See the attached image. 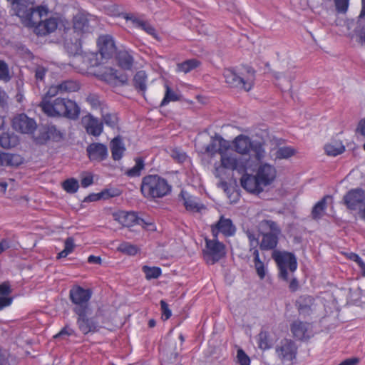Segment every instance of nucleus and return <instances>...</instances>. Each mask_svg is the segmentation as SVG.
Masks as SVG:
<instances>
[{"mask_svg": "<svg viewBox=\"0 0 365 365\" xmlns=\"http://www.w3.org/2000/svg\"><path fill=\"white\" fill-rule=\"evenodd\" d=\"M324 150L328 155L336 156L341 154L344 151L345 148L341 143H336L335 144H327L324 147Z\"/></svg>", "mask_w": 365, "mask_h": 365, "instance_id": "nucleus-47", "label": "nucleus"}, {"mask_svg": "<svg viewBox=\"0 0 365 365\" xmlns=\"http://www.w3.org/2000/svg\"><path fill=\"white\" fill-rule=\"evenodd\" d=\"M12 128L21 134L32 135L37 128L36 120L25 113H19L11 120Z\"/></svg>", "mask_w": 365, "mask_h": 365, "instance_id": "nucleus-13", "label": "nucleus"}, {"mask_svg": "<svg viewBox=\"0 0 365 365\" xmlns=\"http://www.w3.org/2000/svg\"><path fill=\"white\" fill-rule=\"evenodd\" d=\"M98 54L101 59H110L116 51V46L113 37L109 34L101 35L97 39Z\"/></svg>", "mask_w": 365, "mask_h": 365, "instance_id": "nucleus-16", "label": "nucleus"}, {"mask_svg": "<svg viewBox=\"0 0 365 365\" xmlns=\"http://www.w3.org/2000/svg\"><path fill=\"white\" fill-rule=\"evenodd\" d=\"M205 245L202 250L203 259L208 264H214L226 255V246L218 238L205 239Z\"/></svg>", "mask_w": 365, "mask_h": 365, "instance_id": "nucleus-10", "label": "nucleus"}, {"mask_svg": "<svg viewBox=\"0 0 365 365\" xmlns=\"http://www.w3.org/2000/svg\"><path fill=\"white\" fill-rule=\"evenodd\" d=\"M85 128L89 135L99 136L103 130V122L91 115L86 116L84 118Z\"/></svg>", "mask_w": 365, "mask_h": 365, "instance_id": "nucleus-30", "label": "nucleus"}, {"mask_svg": "<svg viewBox=\"0 0 365 365\" xmlns=\"http://www.w3.org/2000/svg\"><path fill=\"white\" fill-rule=\"evenodd\" d=\"M237 359L240 365H250V359L243 349H239L237 351Z\"/></svg>", "mask_w": 365, "mask_h": 365, "instance_id": "nucleus-57", "label": "nucleus"}, {"mask_svg": "<svg viewBox=\"0 0 365 365\" xmlns=\"http://www.w3.org/2000/svg\"><path fill=\"white\" fill-rule=\"evenodd\" d=\"M359 17H365V0H361V10ZM355 34L357 37V41L361 45H365V28H356Z\"/></svg>", "mask_w": 365, "mask_h": 365, "instance_id": "nucleus-45", "label": "nucleus"}, {"mask_svg": "<svg viewBox=\"0 0 365 365\" xmlns=\"http://www.w3.org/2000/svg\"><path fill=\"white\" fill-rule=\"evenodd\" d=\"M76 336V331L72 328L68 324H66L61 330L58 333H57L56 334H55L53 336V338L54 339H58V338H60V337H62L63 336Z\"/></svg>", "mask_w": 365, "mask_h": 365, "instance_id": "nucleus-56", "label": "nucleus"}, {"mask_svg": "<svg viewBox=\"0 0 365 365\" xmlns=\"http://www.w3.org/2000/svg\"><path fill=\"white\" fill-rule=\"evenodd\" d=\"M63 138V134L54 125H48L41 131L38 140L40 143H44L48 140L56 142L61 141Z\"/></svg>", "mask_w": 365, "mask_h": 365, "instance_id": "nucleus-28", "label": "nucleus"}, {"mask_svg": "<svg viewBox=\"0 0 365 365\" xmlns=\"http://www.w3.org/2000/svg\"><path fill=\"white\" fill-rule=\"evenodd\" d=\"M62 188L68 193H76L79 188L78 181L73 178H68L61 183Z\"/></svg>", "mask_w": 365, "mask_h": 365, "instance_id": "nucleus-44", "label": "nucleus"}, {"mask_svg": "<svg viewBox=\"0 0 365 365\" xmlns=\"http://www.w3.org/2000/svg\"><path fill=\"white\" fill-rule=\"evenodd\" d=\"M160 309H161V319L163 321H166L169 319L172 316V312L170 309L169 308V305L167 304V302L162 299L160 302Z\"/></svg>", "mask_w": 365, "mask_h": 365, "instance_id": "nucleus-55", "label": "nucleus"}, {"mask_svg": "<svg viewBox=\"0 0 365 365\" xmlns=\"http://www.w3.org/2000/svg\"><path fill=\"white\" fill-rule=\"evenodd\" d=\"M76 315V325L83 335L94 334L102 327L98 320L97 314L91 315V309L74 313Z\"/></svg>", "mask_w": 365, "mask_h": 365, "instance_id": "nucleus-11", "label": "nucleus"}, {"mask_svg": "<svg viewBox=\"0 0 365 365\" xmlns=\"http://www.w3.org/2000/svg\"><path fill=\"white\" fill-rule=\"evenodd\" d=\"M142 271L145 274L147 280L158 279L162 274V270L159 267L144 265L142 267Z\"/></svg>", "mask_w": 365, "mask_h": 365, "instance_id": "nucleus-43", "label": "nucleus"}, {"mask_svg": "<svg viewBox=\"0 0 365 365\" xmlns=\"http://www.w3.org/2000/svg\"><path fill=\"white\" fill-rule=\"evenodd\" d=\"M311 324L300 320H294L290 324L293 337L298 340H307L312 336Z\"/></svg>", "mask_w": 365, "mask_h": 365, "instance_id": "nucleus-19", "label": "nucleus"}, {"mask_svg": "<svg viewBox=\"0 0 365 365\" xmlns=\"http://www.w3.org/2000/svg\"><path fill=\"white\" fill-rule=\"evenodd\" d=\"M93 292L91 289H85L80 285H74L69 290V299L73 305V312L91 309L90 300Z\"/></svg>", "mask_w": 365, "mask_h": 365, "instance_id": "nucleus-9", "label": "nucleus"}, {"mask_svg": "<svg viewBox=\"0 0 365 365\" xmlns=\"http://www.w3.org/2000/svg\"><path fill=\"white\" fill-rule=\"evenodd\" d=\"M253 141L250 138L245 135H237L232 141L234 150L242 155L248 154L252 148Z\"/></svg>", "mask_w": 365, "mask_h": 365, "instance_id": "nucleus-29", "label": "nucleus"}, {"mask_svg": "<svg viewBox=\"0 0 365 365\" xmlns=\"http://www.w3.org/2000/svg\"><path fill=\"white\" fill-rule=\"evenodd\" d=\"M104 123L111 128H115L118 125V117L115 114L106 113L102 115Z\"/></svg>", "mask_w": 365, "mask_h": 365, "instance_id": "nucleus-54", "label": "nucleus"}, {"mask_svg": "<svg viewBox=\"0 0 365 365\" xmlns=\"http://www.w3.org/2000/svg\"><path fill=\"white\" fill-rule=\"evenodd\" d=\"M101 80H103L110 85L117 86L127 83L128 78L125 75L118 76L117 71L111 68H107L106 71L99 75Z\"/></svg>", "mask_w": 365, "mask_h": 365, "instance_id": "nucleus-27", "label": "nucleus"}, {"mask_svg": "<svg viewBox=\"0 0 365 365\" xmlns=\"http://www.w3.org/2000/svg\"><path fill=\"white\" fill-rule=\"evenodd\" d=\"M272 257L279 269V277L284 282H289L288 269L291 273H294L297 269L295 255L288 252H275Z\"/></svg>", "mask_w": 365, "mask_h": 365, "instance_id": "nucleus-8", "label": "nucleus"}, {"mask_svg": "<svg viewBox=\"0 0 365 365\" xmlns=\"http://www.w3.org/2000/svg\"><path fill=\"white\" fill-rule=\"evenodd\" d=\"M11 6L15 15L19 17L27 27L34 26L38 20L46 16L49 13L46 5L34 7L31 0H15L11 2Z\"/></svg>", "mask_w": 365, "mask_h": 365, "instance_id": "nucleus-2", "label": "nucleus"}, {"mask_svg": "<svg viewBox=\"0 0 365 365\" xmlns=\"http://www.w3.org/2000/svg\"><path fill=\"white\" fill-rule=\"evenodd\" d=\"M172 186L168 180L157 174H149L142 178L140 192L143 196L154 200L163 198L171 192Z\"/></svg>", "mask_w": 365, "mask_h": 365, "instance_id": "nucleus-4", "label": "nucleus"}, {"mask_svg": "<svg viewBox=\"0 0 365 365\" xmlns=\"http://www.w3.org/2000/svg\"><path fill=\"white\" fill-rule=\"evenodd\" d=\"M331 196L325 195L319 201H318L312 208V217L314 220L320 219L327 209V200Z\"/></svg>", "mask_w": 365, "mask_h": 365, "instance_id": "nucleus-35", "label": "nucleus"}, {"mask_svg": "<svg viewBox=\"0 0 365 365\" xmlns=\"http://www.w3.org/2000/svg\"><path fill=\"white\" fill-rule=\"evenodd\" d=\"M164 87L165 91L164 97L160 103L161 107L167 106L170 102H175L180 100V96L168 83H165Z\"/></svg>", "mask_w": 365, "mask_h": 365, "instance_id": "nucleus-37", "label": "nucleus"}, {"mask_svg": "<svg viewBox=\"0 0 365 365\" xmlns=\"http://www.w3.org/2000/svg\"><path fill=\"white\" fill-rule=\"evenodd\" d=\"M228 148V142L221 135L215 134L211 137L210 142L205 147V153L211 157L217 153L221 155Z\"/></svg>", "mask_w": 365, "mask_h": 365, "instance_id": "nucleus-18", "label": "nucleus"}, {"mask_svg": "<svg viewBox=\"0 0 365 365\" xmlns=\"http://www.w3.org/2000/svg\"><path fill=\"white\" fill-rule=\"evenodd\" d=\"M201 62L196 58H191L177 64L176 71L187 73L198 68Z\"/></svg>", "mask_w": 365, "mask_h": 365, "instance_id": "nucleus-34", "label": "nucleus"}, {"mask_svg": "<svg viewBox=\"0 0 365 365\" xmlns=\"http://www.w3.org/2000/svg\"><path fill=\"white\" fill-rule=\"evenodd\" d=\"M13 298L6 296H0V310L10 306L12 304Z\"/></svg>", "mask_w": 365, "mask_h": 365, "instance_id": "nucleus-61", "label": "nucleus"}, {"mask_svg": "<svg viewBox=\"0 0 365 365\" xmlns=\"http://www.w3.org/2000/svg\"><path fill=\"white\" fill-rule=\"evenodd\" d=\"M220 156V165L215 166L214 175L216 178H220L222 177L223 168L231 170H240L239 160L236 158L227 155L225 152Z\"/></svg>", "mask_w": 365, "mask_h": 365, "instance_id": "nucleus-25", "label": "nucleus"}, {"mask_svg": "<svg viewBox=\"0 0 365 365\" xmlns=\"http://www.w3.org/2000/svg\"><path fill=\"white\" fill-rule=\"evenodd\" d=\"M81 186L83 187H88L93 183V177L89 173L86 176H83L81 180Z\"/></svg>", "mask_w": 365, "mask_h": 365, "instance_id": "nucleus-60", "label": "nucleus"}, {"mask_svg": "<svg viewBox=\"0 0 365 365\" xmlns=\"http://www.w3.org/2000/svg\"><path fill=\"white\" fill-rule=\"evenodd\" d=\"M250 151H252L253 155L257 161H262L266 156L264 143L259 141L253 142Z\"/></svg>", "mask_w": 365, "mask_h": 365, "instance_id": "nucleus-40", "label": "nucleus"}, {"mask_svg": "<svg viewBox=\"0 0 365 365\" xmlns=\"http://www.w3.org/2000/svg\"><path fill=\"white\" fill-rule=\"evenodd\" d=\"M20 163L19 155L0 152V166H15Z\"/></svg>", "mask_w": 365, "mask_h": 365, "instance_id": "nucleus-36", "label": "nucleus"}, {"mask_svg": "<svg viewBox=\"0 0 365 365\" xmlns=\"http://www.w3.org/2000/svg\"><path fill=\"white\" fill-rule=\"evenodd\" d=\"M81 88L80 81L74 79H67L58 84L51 85L42 96L38 106L48 117L76 120L81 113L78 103L68 98L56 96L58 94L78 92Z\"/></svg>", "mask_w": 365, "mask_h": 365, "instance_id": "nucleus-1", "label": "nucleus"}, {"mask_svg": "<svg viewBox=\"0 0 365 365\" xmlns=\"http://www.w3.org/2000/svg\"><path fill=\"white\" fill-rule=\"evenodd\" d=\"M47 70L43 67H38L35 71V78L37 81H43Z\"/></svg>", "mask_w": 365, "mask_h": 365, "instance_id": "nucleus-63", "label": "nucleus"}, {"mask_svg": "<svg viewBox=\"0 0 365 365\" xmlns=\"http://www.w3.org/2000/svg\"><path fill=\"white\" fill-rule=\"evenodd\" d=\"M115 59L118 65L125 70H130L133 65V57L132 54L126 50H120L115 51Z\"/></svg>", "mask_w": 365, "mask_h": 365, "instance_id": "nucleus-31", "label": "nucleus"}, {"mask_svg": "<svg viewBox=\"0 0 365 365\" xmlns=\"http://www.w3.org/2000/svg\"><path fill=\"white\" fill-rule=\"evenodd\" d=\"M240 183L245 190L254 194H259L264 187L256 174L255 175L248 173L244 174L241 177Z\"/></svg>", "mask_w": 365, "mask_h": 365, "instance_id": "nucleus-21", "label": "nucleus"}, {"mask_svg": "<svg viewBox=\"0 0 365 365\" xmlns=\"http://www.w3.org/2000/svg\"><path fill=\"white\" fill-rule=\"evenodd\" d=\"M350 0H334L335 9L337 13L346 14L348 11Z\"/></svg>", "mask_w": 365, "mask_h": 365, "instance_id": "nucleus-51", "label": "nucleus"}, {"mask_svg": "<svg viewBox=\"0 0 365 365\" xmlns=\"http://www.w3.org/2000/svg\"><path fill=\"white\" fill-rule=\"evenodd\" d=\"M121 16L124 19L130 21L134 27L144 31L154 38L159 40L155 29L149 22L136 17L133 14L123 13Z\"/></svg>", "mask_w": 365, "mask_h": 365, "instance_id": "nucleus-20", "label": "nucleus"}, {"mask_svg": "<svg viewBox=\"0 0 365 365\" xmlns=\"http://www.w3.org/2000/svg\"><path fill=\"white\" fill-rule=\"evenodd\" d=\"M135 165L126 170L125 175L130 178L138 177L141 174V171L144 169L145 163L144 160L140 158H136L135 159Z\"/></svg>", "mask_w": 365, "mask_h": 365, "instance_id": "nucleus-42", "label": "nucleus"}, {"mask_svg": "<svg viewBox=\"0 0 365 365\" xmlns=\"http://www.w3.org/2000/svg\"><path fill=\"white\" fill-rule=\"evenodd\" d=\"M113 216L115 221L126 227H130L144 222V220L138 217L137 214L134 212L119 210L114 212Z\"/></svg>", "mask_w": 365, "mask_h": 365, "instance_id": "nucleus-22", "label": "nucleus"}, {"mask_svg": "<svg viewBox=\"0 0 365 365\" xmlns=\"http://www.w3.org/2000/svg\"><path fill=\"white\" fill-rule=\"evenodd\" d=\"M11 293V289L9 282H4L0 284V295L8 296Z\"/></svg>", "mask_w": 365, "mask_h": 365, "instance_id": "nucleus-59", "label": "nucleus"}, {"mask_svg": "<svg viewBox=\"0 0 365 365\" xmlns=\"http://www.w3.org/2000/svg\"><path fill=\"white\" fill-rule=\"evenodd\" d=\"M313 298L310 296L301 297L297 302V308L299 312H304L310 309V306L307 303L312 304Z\"/></svg>", "mask_w": 365, "mask_h": 365, "instance_id": "nucleus-52", "label": "nucleus"}, {"mask_svg": "<svg viewBox=\"0 0 365 365\" xmlns=\"http://www.w3.org/2000/svg\"><path fill=\"white\" fill-rule=\"evenodd\" d=\"M344 255L348 259L355 262L357 264L363 260L358 254L354 252H346Z\"/></svg>", "mask_w": 365, "mask_h": 365, "instance_id": "nucleus-64", "label": "nucleus"}, {"mask_svg": "<svg viewBox=\"0 0 365 365\" xmlns=\"http://www.w3.org/2000/svg\"><path fill=\"white\" fill-rule=\"evenodd\" d=\"M297 153L296 149L291 146L279 147L274 153V160L288 159Z\"/></svg>", "mask_w": 365, "mask_h": 365, "instance_id": "nucleus-41", "label": "nucleus"}, {"mask_svg": "<svg viewBox=\"0 0 365 365\" xmlns=\"http://www.w3.org/2000/svg\"><path fill=\"white\" fill-rule=\"evenodd\" d=\"M259 228L266 232L262 234L259 247L262 250H270L274 249L279 240V235L281 229L274 221L263 220L259 222Z\"/></svg>", "mask_w": 365, "mask_h": 365, "instance_id": "nucleus-6", "label": "nucleus"}, {"mask_svg": "<svg viewBox=\"0 0 365 365\" xmlns=\"http://www.w3.org/2000/svg\"><path fill=\"white\" fill-rule=\"evenodd\" d=\"M169 154L170 157L177 163H184L187 155L185 152H184L180 148H173L170 149Z\"/></svg>", "mask_w": 365, "mask_h": 365, "instance_id": "nucleus-49", "label": "nucleus"}, {"mask_svg": "<svg viewBox=\"0 0 365 365\" xmlns=\"http://www.w3.org/2000/svg\"><path fill=\"white\" fill-rule=\"evenodd\" d=\"M63 27L66 34L72 31L75 34L73 51L77 53L81 46V40L83 35L91 32L89 20L88 19L87 16L81 13L77 14L73 18L72 29L66 28L65 24H63Z\"/></svg>", "mask_w": 365, "mask_h": 365, "instance_id": "nucleus-7", "label": "nucleus"}, {"mask_svg": "<svg viewBox=\"0 0 365 365\" xmlns=\"http://www.w3.org/2000/svg\"><path fill=\"white\" fill-rule=\"evenodd\" d=\"M272 339L267 331H261L257 336V344L260 349L265 351L272 347Z\"/></svg>", "mask_w": 365, "mask_h": 365, "instance_id": "nucleus-38", "label": "nucleus"}, {"mask_svg": "<svg viewBox=\"0 0 365 365\" xmlns=\"http://www.w3.org/2000/svg\"><path fill=\"white\" fill-rule=\"evenodd\" d=\"M112 158L117 161L120 160L124 155L125 147L120 136L115 137L110 143Z\"/></svg>", "mask_w": 365, "mask_h": 365, "instance_id": "nucleus-32", "label": "nucleus"}, {"mask_svg": "<svg viewBox=\"0 0 365 365\" xmlns=\"http://www.w3.org/2000/svg\"><path fill=\"white\" fill-rule=\"evenodd\" d=\"M365 200V191L361 188L349 190L344 197V202L346 207L354 210L359 205Z\"/></svg>", "mask_w": 365, "mask_h": 365, "instance_id": "nucleus-23", "label": "nucleus"}, {"mask_svg": "<svg viewBox=\"0 0 365 365\" xmlns=\"http://www.w3.org/2000/svg\"><path fill=\"white\" fill-rule=\"evenodd\" d=\"M86 102L91 106L92 110H102L103 103L101 101L99 96L96 93H89Z\"/></svg>", "mask_w": 365, "mask_h": 365, "instance_id": "nucleus-50", "label": "nucleus"}, {"mask_svg": "<svg viewBox=\"0 0 365 365\" xmlns=\"http://www.w3.org/2000/svg\"><path fill=\"white\" fill-rule=\"evenodd\" d=\"M253 256V262L256 272L260 279H263L266 275V268L264 262L259 258V253L258 249L255 247L250 250Z\"/></svg>", "mask_w": 365, "mask_h": 365, "instance_id": "nucleus-33", "label": "nucleus"}, {"mask_svg": "<svg viewBox=\"0 0 365 365\" xmlns=\"http://www.w3.org/2000/svg\"><path fill=\"white\" fill-rule=\"evenodd\" d=\"M11 73L8 63L2 59H0V81L8 83L11 80Z\"/></svg>", "mask_w": 365, "mask_h": 365, "instance_id": "nucleus-48", "label": "nucleus"}, {"mask_svg": "<svg viewBox=\"0 0 365 365\" xmlns=\"http://www.w3.org/2000/svg\"><path fill=\"white\" fill-rule=\"evenodd\" d=\"M118 250L123 253H125L129 255H135L138 252V248L136 246L133 245L128 242L122 243L119 246Z\"/></svg>", "mask_w": 365, "mask_h": 365, "instance_id": "nucleus-53", "label": "nucleus"}, {"mask_svg": "<svg viewBox=\"0 0 365 365\" xmlns=\"http://www.w3.org/2000/svg\"><path fill=\"white\" fill-rule=\"evenodd\" d=\"M297 346L289 339H284L275 347V353L282 365H294L297 359Z\"/></svg>", "mask_w": 365, "mask_h": 365, "instance_id": "nucleus-12", "label": "nucleus"}, {"mask_svg": "<svg viewBox=\"0 0 365 365\" xmlns=\"http://www.w3.org/2000/svg\"><path fill=\"white\" fill-rule=\"evenodd\" d=\"M118 195V194L116 193L115 190H111L109 189L103 190L101 192H99V195L101 199H108L110 197H115Z\"/></svg>", "mask_w": 365, "mask_h": 365, "instance_id": "nucleus-62", "label": "nucleus"}, {"mask_svg": "<svg viewBox=\"0 0 365 365\" xmlns=\"http://www.w3.org/2000/svg\"><path fill=\"white\" fill-rule=\"evenodd\" d=\"M223 76L231 87L249 91L254 86L255 71L251 66L241 65L225 68Z\"/></svg>", "mask_w": 365, "mask_h": 365, "instance_id": "nucleus-3", "label": "nucleus"}, {"mask_svg": "<svg viewBox=\"0 0 365 365\" xmlns=\"http://www.w3.org/2000/svg\"><path fill=\"white\" fill-rule=\"evenodd\" d=\"M147 76L144 71H138L133 77V86L135 89L145 91Z\"/></svg>", "mask_w": 365, "mask_h": 365, "instance_id": "nucleus-39", "label": "nucleus"}, {"mask_svg": "<svg viewBox=\"0 0 365 365\" xmlns=\"http://www.w3.org/2000/svg\"><path fill=\"white\" fill-rule=\"evenodd\" d=\"M256 175L263 186L266 187L271 185L275 180L277 170L272 165L267 163H262L258 166L256 170Z\"/></svg>", "mask_w": 365, "mask_h": 365, "instance_id": "nucleus-17", "label": "nucleus"}, {"mask_svg": "<svg viewBox=\"0 0 365 365\" xmlns=\"http://www.w3.org/2000/svg\"><path fill=\"white\" fill-rule=\"evenodd\" d=\"M180 197L183 201V205L187 211L191 212H200L205 209V206L200 202L197 197L190 195L187 192L182 190L180 193Z\"/></svg>", "mask_w": 365, "mask_h": 365, "instance_id": "nucleus-26", "label": "nucleus"}, {"mask_svg": "<svg viewBox=\"0 0 365 365\" xmlns=\"http://www.w3.org/2000/svg\"><path fill=\"white\" fill-rule=\"evenodd\" d=\"M86 152L91 161H103L108 155L107 146L100 143H92L88 145Z\"/></svg>", "mask_w": 365, "mask_h": 365, "instance_id": "nucleus-24", "label": "nucleus"}, {"mask_svg": "<svg viewBox=\"0 0 365 365\" xmlns=\"http://www.w3.org/2000/svg\"><path fill=\"white\" fill-rule=\"evenodd\" d=\"M11 136L8 133H2L0 135V145L4 148H10L14 145L11 140Z\"/></svg>", "mask_w": 365, "mask_h": 365, "instance_id": "nucleus-58", "label": "nucleus"}, {"mask_svg": "<svg viewBox=\"0 0 365 365\" xmlns=\"http://www.w3.org/2000/svg\"><path fill=\"white\" fill-rule=\"evenodd\" d=\"M62 24H64L59 17L51 16L42 20V18L36 21L33 28L34 33L38 36H46L54 32Z\"/></svg>", "mask_w": 365, "mask_h": 365, "instance_id": "nucleus-15", "label": "nucleus"}, {"mask_svg": "<svg viewBox=\"0 0 365 365\" xmlns=\"http://www.w3.org/2000/svg\"><path fill=\"white\" fill-rule=\"evenodd\" d=\"M75 248L74 240L73 237H68L64 242V248L57 255V259L65 258L73 252Z\"/></svg>", "mask_w": 365, "mask_h": 365, "instance_id": "nucleus-46", "label": "nucleus"}, {"mask_svg": "<svg viewBox=\"0 0 365 365\" xmlns=\"http://www.w3.org/2000/svg\"><path fill=\"white\" fill-rule=\"evenodd\" d=\"M103 63V60L98 52H85L74 56L73 66L80 73L97 76L94 71L96 67Z\"/></svg>", "mask_w": 365, "mask_h": 365, "instance_id": "nucleus-5", "label": "nucleus"}, {"mask_svg": "<svg viewBox=\"0 0 365 365\" xmlns=\"http://www.w3.org/2000/svg\"><path fill=\"white\" fill-rule=\"evenodd\" d=\"M210 231L214 238H218L220 234L228 238L235 236L237 228L231 219L221 215L216 222L210 225Z\"/></svg>", "mask_w": 365, "mask_h": 365, "instance_id": "nucleus-14", "label": "nucleus"}]
</instances>
